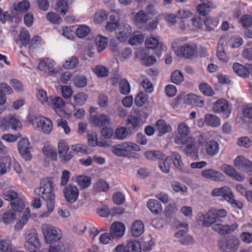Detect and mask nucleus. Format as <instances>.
Listing matches in <instances>:
<instances>
[{"label": "nucleus", "mask_w": 252, "mask_h": 252, "mask_svg": "<svg viewBox=\"0 0 252 252\" xmlns=\"http://www.w3.org/2000/svg\"><path fill=\"white\" fill-rule=\"evenodd\" d=\"M34 193L46 202V207L48 211L42 213L40 217L46 218L49 217L53 211L55 206V197L53 192L52 182L48 179H42L39 187L34 189Z\"/></svg>", "instance_id": "1"}, {"label": "nucleus", "mask_w": 252, "mask_h": 252, "mask_svg": "<svg viewBox=\"0 0 252 252\" xmlns=\"http://www.w3.org/2000/svg\"><path fill=\"white\" fill-rule=\"evenodd\" d=\"M202 225L205 227H209L212 225V229L217 231L220 235L230 233L233 231L238 226L237 223L229 225H222L220 223H217L214 215H211V210L206 214L202 215Z\"/></svg>", "instance_id": "2"}, {"label": "nucleus", "mask_w": 252, "mask_h": 252, "mask_svg": "<svg viewBox=\"0 0 252 252\" xmlns=\"http://www.w3.org/2000/svg\"><path fill=\"white\" fill-rule=\"evenodd\" d=\"M174 142L180 148L185 146L183 151L186 155L194 159H198V149L196 146V140L194 138L188 136L186 139L175 138Z\"/></svg>", "instance_id": "3"}, {"label": "nucleus", "mask_w": 252, "mask_h": 252, "mask_svg": "<svg viewBox=\"0 0 252 252\" xmlns=\"http://www.w3.org/2000/svg\"><path fill=\"white\" fill-rule=\"evenodd\" d=\"M211 195L213 196H222L224 200L229 202L234 208L241 209L243 207L242 202L234 199L233 192L228 187L225 186L220 188L215 189L212 191Z\"/></svg>", "instance_id": "4"}, {"label": "nucleus", "mask_w": 252, "mask_h": 252, "mask_svg": "<svg viewBox=\"0 0 252 252\" xmlns=\"http://www.w3.org/2000/svg\"><path fill=\"white\" fill-rule=\"evenodd\" d=\"M29 123L35 128L40 129L43 133L49 134L53 128L52 121L43 116L32 115L29 118Z\"/></svg>", "instance_id": "5"}, {"label": "nucleus", "mask_w": 252, "mask_h": 252, "mask_svg": "<svg viewBox=\"0 0 252 252\" xmlns=\"http://www.w3.org/2000/svg\"><path fill=\"white\" fill-rule=\"evenodd\" d=\"M239 243L237 237L230 236L220 239L218 241V246L221 252H236Z\"/></svg>", "instance_id": "6"}, {"label": "nucleus", "mask_w": 252, "mask_h": 252, "mask_svg": "<svg viewBox=\"0 0 252 252\" xmlns=\"http://www.w3.org/2000/svg\"><path fill=\"white\" fill-rule=\"evenodd\" d=\"M131 150L139 151L140 148L135 143L124 142L114 146L112 148L113 153L118 157H127Z\"/></svg>", "instance_id": "7"}, {"label": "nucleus", "mask_w": 252, "mask_h": 252, "mask_svg": "<svg viewBox=\"0 0 252 252\" xmlns=\"http://www.w3.org/2000/svg\"><path fill=\"white\" fill-rule=\"evenodd\" d=\"M42 232L45 240L47 243H53L59 241L61 235L54 227L48 224H44L42 226Z\"/></svg>", "instance_id": "8"}, {"label": "nucleus", "mask_w": 252, "mask_h": 252, "mask_svg": "<svg viewBox=\"0 0 252 252\" xmlns=\"http://www.w3.org/2000/svg\"><path fill=\"white\" fill-rule=\"evenodd\" d=\"M32 147L29 140L23 138L18 143V150L22 158L25 160H31L32 155L31 150Z\"/></svg>", "instance_id": "9"}, {"label": "nucleus", "mask_w": 252, "mask_h": 252, "mask_svg": "<svg viewBox=\"0 0 252 252\" xmlns=\"http://www.w3.org/2000/svg\"><path fill=\"white\" fill-rule=\"evenodd\" d=\"M188 224L186 223L180 224V227H183L184 229L179 230L175 234L176 237L181 238L179 241L183 245L192 244L194 242L193 238L191 236H184L188 231Z\"/></svg>", "instance_id": "10"}, {"label": "nucleus", "mask_w": 252, "mask_h": 252, "mask_svg": "<svg viewBox=\"0 0 252 252\" xmlns=\"http://www.w3.org/2000/svg\"><path fill=\"white\" fill-rule=\"evenodd\" d=\"M132 31L130 26L126 23H121L117 32V38L120 42H125L130 36Z\"/></svg>", "instance_id": "11"}, {"label": "nucleus", "mask_w": 252, "mask_h": 252, "mask_svg": "<svg viewBox=\"0 0 252 252\" xmlns=\"http://www.w3.org/2000/svg\"><path fill=\"white\" fill-rule=\"evenodd\" d=\"M63 192L65 200L69 203L75 202L79 195L78 189L75 186L69 185L64 188Z\"/></svg>", "instance_id": "12"}, {"label": "nucleus", "mask_w": 252, "mask_h": 252, "mask_svg": "<svg viewBox=\"0 0 252 252\" xmlns=\"http://www.w3.org/2000/svg\"><path fill=\"white\" fill-rule=\"evenodd\" d=\"M69 146L64 141H60L58 144V154L60 158L63 161L70 160L73 157L71 152H68Z\"/></svg>", "instance_id": "13"}, {"label": "nucleus", "mask_w": 252, "mask_h": 252, "mask_svg": "<svg viewBox=\"0 0 252 252\" xmlns=\"http://www.w3.org/2000/svg\"><path fill=\"white\" fill-rule=\"evenodd\" d=\"M125 226L121 222H115L113 223L110 228V232L113 238H119L124 234Z\"/></svg>", "instance_id": "14"}, {"label": "nucleus", "mask_w": 252, "mask_h": 252, "mask_svg": "<svg viewBox=\"0 0 252 252\" xmlns=\"http://www.w3.org/2000/svg\"><path fill=\"white\" fill-rule=\"evenodd\" d=\"M90 121L94 126H102L109 125L110 123V119L105 114L92 115Z\"/></svg>", "instance_id": "15"}, {"label": "nucleus", "mask_w": 252, "mask_h": 252, "mask_svg": "<svg viewBox=\"0 0 252 252\" xmlns=\"http://www.w3.org/2000/svg\"><path fill=\"white\" fill-rule=\"evenodd\" d=\"M175 53L178 56H181L185 58H189L194 55L195 49L192 46L186 44L181 47L180 49L175 50Z\"/></svg>", "instance_id": "16"}, {"label": "nucleus", "mask_w": 252, "mask_h": 252, "mask_svg": "<svg viewBox=\"0 0 252 252\" xmlns=\"http://www.w3.org/2000/svg\"><path fill=\"white\" fill-rule=\"evenodd\" d=\"M201 175L205 178L210 179L216 181H222L224 178L220 172L212 169H208L202 171Z\"/></svg>", "instance_id": "17"}, {"label": "nucleus", "mask_w": 252, "mask_h": 252, "mask_svg": "<svg viewBox=\"0 0 252 252\" xmlns=\"http://www.w3.org/2000/svg\"><path fill=\"white\" fill-rule=\"evenodd\" d=\"M213 111L216 113L223 112L226 114L230 113L228 102L224 99H220L217 100L213 106Z\"/></svg>", "instance_id": "18"}, {"label": "nucleus", "mask_w": 252, "mask_h": 252, "mask_svg": "<svg viewBox=\"0 0 252 252\" xmlns=\"http://www.w3.org/2000/svg\"><path fill=\"white\" fill-rule=\"evenodd\" d=\"M26 238L27 240L25 244L26 247H28L31 245L33 247V250L31 251V252H34V250L36 251L35 249L40 246V242L37 234L35 232L29 233L27 234Z\"/></svg>", "instance_id": "19"}, {"label": "nucleus", "mask_w": 252, "mask_h": 252, "mask_svg": "<svg viewBox=\"0 0 252 252\" xmlns=\"http://www.w3.org/2000/svg\"><path fill=\"white\" fill-rule=\"evenodd\" d=\"M205 151L208 155L213 157L217 154L219 151L218 143L214 140L207 142L204 145Z\"/></svg>", "instance_id": "20"}, {"label": "nucleus", "mask_w": 252, "mask_h": 252, "mask_svg": "<svg viewBox=\"0 0 252 252\" xmlns=\"http://www.w3.org/2000/svg\"><path fill=\"white\" fill-rule=\"evenodd\" d=\"M148 209L155 215L162 212L161 204L157 200L150 199L147 204Z\"/></svg>", "instance_id": "21"}, {"label": "nucleus", "mask_w": 252, "mask_h": 252, "mask_svg": "<svg viewBox=\"0 0 252 252\" xmlns=\"http://www.w3.org/2000/svg\"><path fill=\"white\" fill-rule=\"evenodd\" d=\"M205 122L206 125L212 127L219 126L220 124V120L215 115L206 114L205 116Z\"/></svg>", "instance_id": "22"}, {"label": "nucleus", "mask_w": 252, "mask_h": 252, "mask_svg": "<svg viewBox=\"0 0 252 252\" xmlns=\"http://www.w3.org/2000/svg\"><path fill=\"white\" fill-rule=\"evenodd\" d=\"M177 130L180 137H177L176 138L186 139L187 136L190 133V128L185 123H180L178 125Z\"/></svg>", "instance_id": "23"}, {"label": "nucleus", "mask_w": 252, "mask_h": 252, "mask_svg": "<svg viewBox=\"0 0 252 252\" xmlns=\"http://www.w3.org/2000/svg\"><path fill=\"white\" fill-rule=\"evenodd\" d=\"M204 100L196 94H191L188 96V103L189 104L202 107L204 105Z\"/></svg>", "instance_id": "24"}, {"label": "nucleus", "mask_w": 252, "mask_h": 252, "mask_svg": "<svg viewBox=\"0 0 252 252\" xmlns=\"http://www.w3.org/2000/svg\"><path fill=\"white\" fill-rule=\"evenodd\" d=\"M51 102H49V105H51L52 108L56 110L61 109L64 105V102L62 98L59 96H50L49 98Z\"/></svg>", "instance_id": "25"}, {"label": "nucleus", "mask_w": 252, "mask_h": 252, "mask_svg": "<svg viewBox=\"0 0 252 252\" xmlns=\"http://www.w3.org/2000/svg\"><path fill=\"white\" fill-rule=\"evenodd\" d=\"M144 231V225L140 220L135 221L131 228V233L133 236L138 237L140 236Z\"/></svg>", "instance_id": "26"}, {"label": "nucleus", "mask_w": 252, "mask_h": 252, "mask_svg": "<svg viewBox=\"0 0 252 252\" xmlns=\"http://www.w3.org/2000/svg\"><path fill=\"white\" fill-rule=\"evenodd\" d=\"M156 128L159 132L158 135L159 136L165 134L171 129L170 126L167 125L163 120H159L157 121L156 123Z\"/></svg>", "instance_id": "27"}, {"label": "nucleus", "mask_w": 252, "mask_h": 252, "mask_svg": "<svg viewBox=\"0 0 252 252\" xmlns=\"http://www.w3.org/2000/svg\"><path fill=\"white\" fill-rule=\"evenodd\" d=\"M11 15L7 11H3V10L0 8V21L4 23L6 22H13L15 20V22H18V19L14 16V13L12 12Z\"/></svg>", "instance_id": "28"}, {"label": "nucleus", "mask_w": 252, "mask_h": 252, "mask_svg": "<svg viewBox=\"0 0 252 252\" xmlns=\"http://www.w3.org/2000/svg\"><path fill=\"white\" fill-rule=\"evenodd\" d=\"M125 252H141L140 243L136 241L128 242L125 246Z\"/></svg>", "instance_id": "29"}, {"label": "nucleus", "mask_w": 252, "mask_h": 252, "mask_svg": "<svg viewBox=\"0 0 252 252\" xmlns=\"http://www.w3.org/2000/svg\"><path fill=\"white\" fill-rule=\"evenodd\" d=\"M140 119L133 115L128 116L127 120L126 125L128 129H135L140 126Z\"/></svg>", "instance_id": "30"}, {"label": "nucleus", "mask_w": 252, "mask_h": 252, "mask_svg": "<svg viewBox=\"0 0 252 252\" xmlns=\"http://www.w3.org/2000/svg\"><path fill=\"white\" fill-rule=\"evenodd\" d=\"M76 181L80 188L82 189H84L91 185V178L87 176L80 175L77 177Z\"/></svg>", "instance_id": "31"}, {"label": "nucleus", "mask_w": 252, "mask_h": 252, "mask_svg": "<svg viewBox=\"0 0 252 252\" xmlns=\"http://www.w3.org/2000/svg\"><path fill=\"white\" fill-rule=\"evenodd\" d=\"M0 251H2L3 252H23L13 248L11 243L6 240L0 241Z\"/></svg>", "instance_id": "32"}, {"label": "nucleus", "mask_w": 252, "mask_h": 252, "mask_svg": "<svg viewBox=\"0 0 252 252\" xmlns=\"http://www.w3.org/2000/svg\"><path fill=\"white\" fill-rule=\"evenodd\" d=\"M233 69L234 71L239 76L245 77L248 75V70L242 64L235 63L233 64Z\"/></svg>", "instance_id": "33"}, {"label": "nucleus", "mask_w": 252, "mask_h": 252, "mask_svg": "<svg viewBox=\"0 0 252 252\" xmlns=\"http://www.w3.org/2000/svg\"><path fill=\"white\" fill-rule=\"evenodd\" d=\"M95 42L99 53L104 50L107 45V39L106 37L98 35L95 39Z\"/></svg>", "instance_id": "34"}, {"label": "nucleus", "mask_w": 252, "mask_h": 252, "mask_svg": "<svg viewBox=\"0 0 252 252\" xmlns=\"http://www.w3.org/2000/svg\"><path fill=\"white\" fill-rule=\"evenodd\" d=\"M13 8L16 12H25L29 9L30 3L27 0H23L18 4H14Z\"/></svg>", "instance_id": "35"}, {"label": "nucleus", "mask_w": 252, "mask_h": 252, "mask_svg": "<svg viewBox=\"0 0 252 252\" xmlns=\"http://www.w3.org/2000/svg\"><path fill=\"white\" fill-rule=\"evenodd\" d=\"M190 22L191 25H189L191 27V30L194 31L201 29L202 26V19L199 16H194L190 19Z\"/></svg>", "instance_id": "36"}, {"label": "nucleus", "mask_w": 252, "mask_h": 252, "mask_svg": "<svg viewBox=\"0 0 252 252\" xmlns=\"http://www.w3.org/2000/svg\"><path fill=\"white\" fill-rule=\"evenodd\" d=\"M171 185L172 188L176 192H180L183 194L188 191L187 186L183 185L179 182L173 181L171 182Z\"/></svg>", "instance_id": "37"}, {"label": "nucleus", "mask_w": 252, "mask_h": 252, "mask_svg": "<svg viewBox=\"0 0 252 252\" xmlns=\"http://www.w3.org/2000/svg\"><path fill=\"white\" fill-rule=\"evenodd\" d=\"M171 80L175 84H180L184 81L183 73L179 70H174L171 75Z\"/></svg>", "instance_id": "38"}, {"label": "nucleus", "mask_w": 252, "mask_h": 252, "mask_svg": "<svg viewBox=\"0 0 252 252\" xmlns=\"http://www.w3.org/2000/svg\"><path fill=\"white\" fill-rule=\"evenodd\" d=\"M119 90L121 94L126 95L129 93L130 87L129 84L126 79H122L119 82Z\"/></svg>", "instance_id": "39"}, {"label": "nucleus", "mask_w": 252, "mask_h": 252, "mask_svg": "<svg viewBox=\"0 0 252 252\" xmlns=\"http://www.w3.org/2000/svg\"><path fill=\"white\" fill-rule=\"evenodd\" d=\"M73 83L78 88H83L87 84V79L85 76L77 75L73 78Z\"/></svg>", "instance_id": "40"}, {"label": "nucleus", "mask_w": 252, "mask_h": 252, "mask_svg": "<svg viewBox=\"0 0 252 252\" xmlns=\"http://www.w3.org/2000/svg\"><path fill=\"white\" fill-rule=\"evenodd\" d=\"M217 56L220 61L227 62L228 61V58L224 52V48L221 43H218Z\"/></svg>", "instance_id": "41"}, {"label": "nucleus", "mask_w": 252, "mask_h": 252, "mask_svg": "<svg viewBox=\"0 0 252 252\" xmlns=\"http://www.w3.org/2000/svg\"><path fill=\"white\" fill-rule=\"evenodd\" d=\"M171 157L174 166L177 169L182 170L183 162L182 160L180 155L177 152H173L171 154Z\"/></svg>", "instance_id": "42"}, {"label": "nucleus", "mask_w": 252, "mask_h": 252, "mask_svg": "<svg viewBox=\"0 0 252 252\" xmlns=\"http://www.w3.org/2000/svg\"><path fill=\"white\" fill-rule=\"evenodd\" d=\"M158 45H162V43L159 42L158 40L155 37H150L145 41V45L148 49H155Z\"/></svg>", "instance_id": "43"}, {"label": "nucleus", "mask_w": 252, "mask_h": 252, "mask_svg": "<svg viewBox=\"0 0 252 252\" xmlns=\"http://www.w3.org/2000/svg\"><path fill=\"white\" fill-rule=\"evenodd\" d=\"M94 189L98 192L106 191L108 189L109 186L105 181L99 179L94 185Z\"/></svg>", "instance_id": "44"}, {"label": "nucleus", "mask_w": 252, "mask_h": 252, "mask_svg": "<svg viewBox=\"0 0 252 252\" xmlns=\"http://www.w3.org/2000/svg\"><path fill=\"white\" fill-rule=\"evenodd\" d=\"M199 89L204 95L207 96H211L215 94V92L211 87L205 83H202L200 84Z\"/></svg>", "instance_id": "45"}, {"label": "nucleus", "mask_w": 252, "mask_h": 252, "mask_svg": "<svg viewBox=\"0 0 252 252\" xmlns=\"http://www.w3.org/2000/svg\"><path fill=\"white\" fill-rule=\"evenodd\" d=\"M211 215H213L217 223H220V219L226 216L227 212L224 209H212Z\"/></svg>", "instance_id": "46"}, {"label": "nucleus", "mask_w": 252, "mask_h": 252, "mask_svg": "<svg viewBox=\"0 0 252 252\" xmlns=\"http://www.w3.org/2000/svg\"><path fill=\"white\" fill-rule=\"evenodd\" d=\"M12 209L18 212H21L25 208L24 202L21 198L15 199L10 203Z\"/></svg>", "instance_id": "47"}, {"label": "nucleus", "mask_w": 252, "mask_h": 252, "mask_svg": "<svg viewBox=\"0 0 252 252\" xmlns=\"http://www.w3.org/2000/svg\"><path fill=\"white\" fill-rule=\"evenodd\" d=\"M158 164L159 169L163 173L166 174L169 172L171 163L168 160L167 157L162 160L159 161Z\"/></svg>", "instance_id": "48"}, {"label": "nucleus", "mask_w": 252, "mask_h": 252, "mask_svg": "<svg viewBox=\"0 0 252 252\" xmlns=\"http://www.w3.org/2000/svg\"><path fill=\"white\" fill-rule=\"evenodd\" d=\"M204 24L208 31L213 30L218 24V21L216 19H213L210 16H207L204 21Z\"/></svg>", "instance_id": "49"}, {"label": "nucleus", "mask_w": 252, "mask_h": 252, "mask_svg": "<svg viewBox=\"0 0 252 252\" xmlns=\"http://www.w3.org/2000/svg\"><path fill=\"white\" fill-rule=\"evenodd\" d=\"M78 63L79 60L75 56H72L64 62L63 66L66 68L72 69L76 67Z\"/></svg>", "instance_id": "50"}, {"label": "nucleus", "mask_w": 252, "mask_h": 252, "mask_svg": "<svg viewBox=\"0 0 252 252\" xmlns=\"http://www.w3.org/2000/svg\"><path fill=\"white\" fill-rule=\"evenodd\" d=\"M142 63L146 66H151L154 64L157 61L156 58L154 56H149L144 54L141 57Z\"/></svg>", "instance_id": "51"}, {"label": "nucleus", "mask_w": 252, "mask_h": 252, "mask_svg": "<svg viewBox=\"0 0 252 252\" xmlns=\"http://www.w3.org/2000/svg\"><path fill=\"white\" fill-rule=\"evenodd\" d=\"M54 65V62L48 58L44 59L38 64V68L41 70H46Z\"/></svg>", "instance_id": "52"}, {"label": "nucleus", "mask_w": 252, "mask_h": 252, "mask_svg": "<svg viewBox=\"0 0 252 252\" xmlns=\"http://www.w3.org/2000/svg\"><path fill=\"white\" fill-rule=\"evenodd\" d=\"M19 36V40L23 45L26 46L29 43L30 34L27 31L25 30H21Z\"/></svg>", "instance_id": "53"}, {"label": "nucleus", "mask_w": 252, "mask_h": 252, "mask_svg": "<svg viewBox=\"0 0 252 252\" xmlns=\"http://www.w3.org/2000/svg\"><path fill=\"white\" fill-rule=\"evenodd\" d=\"M135 21L139 23H145L148 20L147 15L143 10L136 13L134 17Z\"/></svg>", "instance_id": "54"}, {"label": "nucleus", "mask_w": 252, "mask_h": 252, "mask_svg": "<svg viewBox=\"0 0 252 252\" xmlns=\"http://www.w3.org/2000/svg\"><path fill=\"white\" fill-rule=\"evenodd\" d=\"M198 13L201 15H207L210 11V6L207 3L199 4L196 8Z\"/></svg>", "instance_id": "55"}, {"label": "nucleus", "mask_w": 252, "mask_h": 252, "mask_svg": "<svg viewBox=\"0 0 252 252\" xmlns=\"http://www.w3.org/2000/svg\"><path fill=\"white\" fill-rule=\"evenodd\" d=\"M90 31V30L89 27L82 25L80 26L77 29L76 33L79 37L83 38L87 36L89 34Z\"/></svg>", "instance_id": "56"}, {"label": "nucleus", "mask_w": 252, "mask_h": 252, "mask_svg": "<svg viewBox=\"0 0 252 252\" xmlns=\"http://www.w3.org/2000/svg\"><path fill=\"white\" fill-rule=\"evenodd\" d=\"M9 127L13 130H17L21 128L22 125L19 120L13 116L9 117Z\"/></svg>", "instance_id": "57"}, {"label": "nucleus", "mask_w": 252, "mask_h": 252, "mask_svg": "<svg viewBox=\"0 0 252 252\" xmlns=\"http://www.w3.org/2000/svg\"><path fill=\"white\" fill-rule=\"evenodd\" d=\"M46 18L48 20L52 23L58 24L62 22V19L60 16L54 12H49L46 14Z\"/></svg>", "instance_id": "58"}, {"label": "nucleus", "mask_w": 252, "mask_h": 252, "mask_svg": "<svg viewBox=\"0 0 252 252\" xmlns=\"http://www.w3.org/2000/svg\"><path fill=\"white\" fill-rule=\"evenodd\" d=\"M15 219V214L12 211L5 212L3 216L2 220L5 224L12 223Z\"/></svg>", "instance_id": "59"}, {"label": "nucleus", "mask_w": 252, "mask_h": 252, "mask_svg": "<svg viewBox=\"0 0 252 252\" xmlns=\"http://www.w3.org/2000/svg\"><path fill=\"white\" fill-rule=\"evenodd\" d=\"M148 99L147 94L144 93H140L135 99V103L139 107L142 106Z\"/></svg>", "instance_id": "60"}, {"label": "nucleus", "mask_w": 252, "mask_h": 252, "mask_svg": "<svg viewBox=\"0 0 252 252\" xmlns=\"http://www.w3.org/2000/svg\"><path fill=\"white\" fill-rule=\"evenodd\" d=\"M246 161H248V159L243 156H238L234 160V165L239 169L242 170L245 163H247Z\"/></svg>", "instance_id": "61"}, {"label": "nucleus", "mask_w": 252, "mask_h": 252, "mask_svg": "<svg viewBox=\"0 0 252 252\" xmlns=\"http://www.w3.org/2000/svg\"><path fill=\"white\" fill-rule=\"evenodd\" d=\"M64 250L63 243L59 242L58 245H54L50 247L48 251H44L42 252H63Z\"/></svg>", "instance_id": "62"}, {"label": "nucleus", "mask_w": 252, "mask_h": 252, "mask_svg": "<svg viewBox=\"0 0 252 252\" xmlns=\"http://www.w3.org/2000/svg\"><path fill=\"white\" fill-rule=\"evenodd\" d=\"M108 15L103 10L97 12L94 15V20L96 23H100L107 19Z\"/></svg>", "instance_id": "63"}, {"label": "nucleus", "mask_w": 252, "mask_h": 252, "mask_svg": "<svg viewBox=\"0 0 252 252\" xmlns=\"http://www.w3.org/2000/svg\"><path fill=\"white\" fill-rule=\"evenodd\" d=\"M128 132L127 129L125 127L117 128L115 131L116 137L120 140L126 138Z\"/></svg>", "instance_id": "64"}]
</instances>
